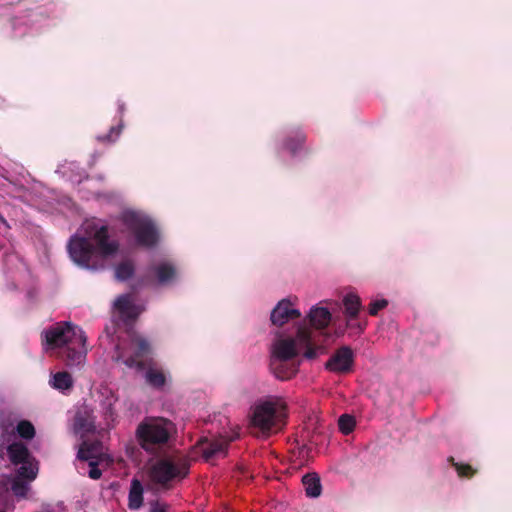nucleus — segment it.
<instances>
[{
	"instance_id": "nucleus-34",
	"label": "nucleus",
	"mask_w": 512,
	"mask_h": 512,
	"mask_svg": "<svg viewBox=\"0 0 512 512\" xmlns=\"http://www.w3.org/2000/svg\"><path fill=\"white\" fill-rule=\"evenodd\" d=\"M168 505L159 501H152L150 503V512H167Z\"/></svg>"
},
{
	"instance_id": "nucleus-18",
	"label": "nucleus",
	"mask_w": 512,
	"mask_h": 512,
	"mask_svg": "<svg viewBox=\"0 0 512 512\" xmlns=\"http://www.w3.org/2000/svg\"><path fill=\"white\" fill-rule=\"evenodd\" d=\"M305 493L310 498H317L322 493L320 477L317 473H307L302 477Z\"/></svg>"
},
{
	"instance_id": "nucleus-15",
	"label": "nucleus",
	"mask_w": 512,
	"mask_h": 512,
	"mask_svg": "<svg viewBox=\"0 0 512 512\" xmlns=\"http://www.w3.org/2000/svg\"><path fill=\"white\" fill-rule=\"evenodd\" d=\"M155 278L161 285L171 284L176 280L178 271L176 266L171 262H160L151 268Z\"/></svg>"
},
{
	"instance_id": "nucleus-21",
	"label": "nucleus",
	"mask_w": 512,
	"mask_h": 512,
	"mask_svg": "<svg viewBox=\"0 0 512 512\" xmlns=\"http://www.w3.org/2000/svg\"><path fill=\"white\" fill-rule=\"evenodd\" d=\"M114 305L115 308L124 316H127L129 318H135L137 316V313L135 311V305L130 294L120 295L115 300Z\"/></svg>"
},
{
	"instance_id": "nucleus-14",
	"label": "nucleus",
	"mask_w": 512,
	"mask_h": 512,
	"mask_svg": "<svg viewBox=\"0 0 512 512\" xmlns=\"http://www.w3.org/2000/svg\"><path fill=\"white\" fill-rule=\"evenodd\" d=\"M270 369L280 380H288L298 372V364L292 360L270 359Z\"/></svg>"
},
{
	"instance_id": "nucleus-4",
	"label": "nucleus",
	"mask_w": 512,
	"mask_h": 512,
	"mask_svg": "<svg viewBox=\"0 0 512 512\" xmlns=\"http://www.w3.org/2000/svg\"><path fill=\"white\" fill-rule=\"evenodd\" d=\"M120 220L129 233L134 237L135 243L144 248L155 247L160 239L159 230L154 221L136 211H124Z\"/></svg>"
},
{
	"instance_id": "nucleus-35",
	"label": "nucleus",
	"mask_w": 512,
	"mask_h": 512,
	"mask_svg": "<svg viewBox=\"0 0 512 512\" xmlns=\"http://www.w3.org/2000/svg\"><path fill=\"white\" fill-rule=\"evenodd\" d=\"M10 478L8 476H2L0 478V495L7 492L9 489Z\"/></svg>"
},
{
	"instance_id": "nucleus-9",
	"label": "nucleus",
	"mask_w": 512,
	"mask_h": 512,
	"mask_svg": "<svg viewBox=\"0 0 512 512\" xmlns=\"http://www.w3.org/2000/svg\"><path fill=\"white\" fill-rule=\"evenodd\" d=\"M354 365V353L349 346L338 348L325 364V368L331 372L347 374L352 371Z\"/></svg>"
},
{
	"instance_id": "nucleus-16",
	"label": "nucleus",
	"mask_w": 512,
	"mask_h": 512,
	"mask_svg": "<svg viewBox=\"0 0 512 512\" xmlns=\"http://www.w3.org/2000/svg\"><path fill=\"white\" fill-rule=\"evenodd\" d=\"M309 322L312 327L318 330L325 329L331 321V313L324 307H313L308 314Z\"/></svg>"
},
{
	"instance_id": "nucleus-36",
	"label": "nucleus",
	"mask_w": 512,
	"mask_h": 512,
	"mask_svg": "<svg viewBox=\"0 0 512 512\" xmlns=\"http://www.w3.org/2000/svg\"><path fill=\"white\" fill-rule=\"evenodd\" d=\"M0 222H1L2 224H4L5 226H8V225H7L6 220L3 218V216H2V215H0Z\"/></svg>"
},
{
	"instance_id": "nucleus-1",
	"label": "nucleus",
	"mask_w": 512,
	"mask_h": 512,
	"mask_svg": "<svg viewBox=\"0 0 512 512\" xmlns=\"http://www.w3.org/2000/svg\"><path fill=\"white\" fill-rule=\"evenodd\" d=\"M42 346L52 352L66 366L76 367L84 363L87 349L86 336L81 328L70 322H58L41 333Z\"/></svg>"
},
{
	"instance_id": "nucleus-19",
	"label": "nucleus",
	"mask_w": 512,
	"mask_h": 512,
	"mask_svg": "<svg viewBox=\"0 0 512 512\" xmlns=\"http://www.w3.org/2000/svg\"><path fill=\"white\" fill-rule=\"evenodd\" d=\"M94 420L87 410L78 411L74 418V429L77 433L85 434L94 430Z\"/></svg>"
},
{
	"instance_id": "nucleus-8",
	"label": "nucleus",
	"mask_w": 512,
	"mask_h": 512,
	"mask_svg": "<svg viewBox=\"0 0 512 512\" xmlns=\"http://www.w3.org/2000/svg\"><path fill=\"white\" fill-rule=\"evenodd\" d=\"M136 434L140 446L147 452H154L158 447L167 443L170 437L166 424L159 420L141 423Z\"/></svg>"
},
{
	"instance_id": "nucleus-3",
	"label": "nucleus",
	"mask_w": 512,
	"mask_h": 512,
	"mask_svg": "<svg viewBox=\"0 0 512 512\" xmlns=\"http://www.w3.org/2000/svg\"><path fill=\"white\" fill-rule=\"evenodd\" d=\"M284 406L278 400L267 399L255 403L250 419L251 433L267 438L284 425Z\"/></svg>"
},
{
	"instance_id": "nucleus-11",
	"label": "nucleus",
	"mask_w": 512,
	"mask_h": 512,
	"mask_svg": "<svg viewBox=\"0 0 512 512\" xmlns=\"http://www.w3.org/2000/svg\"><path fill=\"white\" fill-rule=\"evenodd\" d=\"M301 317V312L292 307L289 299H282L273 308L270 315V320L273 325L282 327L289 320L298 319Z\"/></svg>"
},
{
	"instance_id": "nucleus-6",
	"label": "nucleus",
	"mask_w": 512,
	"mask_h": 512,
	"mask_svg": "<svg viewBox=\"0 0 512 512\" xmlns=\"http://www.w3.org/2000/svg\"><path fill=\"white\" fill-rule=\"evenodd\" d=\"M151 353V346L148 340L139 335H133L127 347L116 346V362L123 363L128 368H135L139 371L146 367V360Z\"/></svg>"
},
{
	"instance_id": "nucleus-37",
	"label": "nucleus",
	"mask_w": 512,
	"mask_h": 512,
	"mask_svg": "<svg viewBox=\"0 0 512 512\" xmlns=\"http://www.w3.org/2000/svg\"><path fill=\"white\" fill-rule=\"evenodd\" d=\"M0 512H6V511L0 509Z\"/></svg>"
},
{
	"instance_id": "nucleus-27",
	"label": "nucleus",
	"mask_w": 512,
	"mask_h": 512,
	"mask_svg": "<svg viewBox=\"0 0 512 512\" xmlns=\"http://www.w3.org/2000/svg\"><path fill=\"white\" fill-rule=\"evenodd\" d=\"M15 430L19 437L26 440H30L35 436V428L33 424L28 420H21L18 422Z\"/></svg>"
},
{
	"instance_id": "nucleus-5",
	"label": "nucleus",
	"mask_w": 512,
	"mask_h": 512,
	"mask_svg": "<svg viewBox=\"0 0 512 512\" xmlns=\"http://www.w3.org/2000/svg\"><path fill=\"white\" fill-rule=\"evenodd\" d=\"M190 461L186 458L160 459L149 469V478L162 488H169L170 482L184 479L189 474Z\"/></svg>"
},
{
	"instance_id": "nucleus-23",
	"label": "nucleus",
	"mask_w": 512,
	"mask_h": 512,
	"mask_svg": "<svg viewBox=\"0 0 512 512\" xmlns=\"http://www.w3.org/2000/svg\"><path fill=\"white\" fill-rule=\"evenodd\" d=\"M51 385L59 391L69 390L73 386L72 376L66 371L57 372L53 375Z\"/></svg>"
},
{
	"instance_id": "nucleus-31",
	"label": "nucleus",
	"mask_w": 512,
	"mask_h": 512,
	"mask_svg": "<svg viewBox=\"0 0 512 512\" xmlns=\"http://www.w3.org/2000/svg\"><path fill=\"white\" fill-rule=\"evenodd\" d=\"M122 128L121 124L111 127L109 133L98 136V140L101 142H114L120 135Z\"/></svg>"
},
{
	"instance_id": "nucleus-33",
	"label": "nucleus",
	"mask_w": 512,
	"mask_h": 512,
	"mask_svg": "<svg viewBox=\"0 0 512 512\" xmlns=\"http://www.w3.org/2000/svg\"><path fill=\"white\" fill-rule=\"evenodd\" d=\"M311 339H312V333L310 332L309 343L307 344V346L302 347V349L305 348L304 356L307 359H314L317 357V354H318L317 353L318 348L312 345Z\"/></svg>"
},
{
	"instance_id": "nucleus-12",
	"label": "nucleus",
	"mask_w": 512,
	"mask_h": 512,
	"mask_svg": "<svg viewBox=\"0 0 512 512\" xmlns=\"http://www.w3.org/2000/svg\"><path fill=\"white\" fill-rule=\"evenodd\" d=\"M98 447L99 443L89 444L87 442H83L78 451V458L80 460L89 461V477L94 480L99 479L102 475L101 470L97 467V463L94 461L99 453Z\"/></svg>"
},
{
	"instance_id": "nucleus-28",
	"label": "nucleus",
	"mask_w": 512,
	"mask_h": 512,
	"mask_svg": "<svg viewBox=\"0 0 512 512\" xmlns=\"http://www.w3.org/2000/svg\"><path fill=\"white\" fill-rule=\"evenodd\" d=\"M448 461L457 471L459 477L471 478L475 475L476 470L469 464L458 463L453 457H449Z\"/></svg>"
},
{
	"instance_id": "nucleus-10",
	"label": "nucleus",
	"mask_w": 512,
	"mask_h": 512,
	"mask_svg": "<svg viewBox=\"0 0 512 512\" xmlns=\"http://www.w3.org/2000/svg\"><path fill=\"white\" fill-rule=\"evenodd\" d=\"M235 439L236 437L224 436L213 439L201 438L198 440L197 446L201 450L203 458L206 461H210L218 455L225 456L227 454L229 444Z\"/></svg>"
},
{
	"instance_id": "nucleus-17",
	"label": "nucleus",
	"mask_w": 512,
	"mask_h": 512,
	"mask_svg": "<svg viewBox=\"0 0 512 512\" xmlns=\"http://www.w3.org/2000/svg\"><path fill=\"white\" fill-rule=\"evenodd\" d=\"M7 453L12 464L19 465L22 462L33 458L25 444L13 442L8 445Z\"/></svg>"
},
{
	"instance_id": "nucleus-29",
	"label": "nucleus",
	"mask_w": 512,
	"mask_h": 512,
	"mask_svg": "<svg viewBox=\"0 0 512 512\" xmlns=\"http://www.w3.org/2000/svg\"><path fill=\"white\" fill-rule=\"evenodd\" d=\"M355 424L356 422L354 417L348 414H343L338 419L339 430L345 435H348L353 431Z\"/></svg>"
},
{
	"instance_id": "nucleus-7",
	"label": "nucleus",
	"mask_w": 512,
	"mask_h": 512,
	"mask_svg": "<svg viewBox=\"0 0 512 512\" xmlns=\"http://www.w3.org/2000/svg\"><path fill=\"white\" fill-rule=\"evenodd\" d=\"M310 339V329L300 326L297 329L295 337L278 338L274 341L271 350V359L294 360L302 350L307 346Z\"/></svg>"
},
{
	"instance_id": "nucleus-2",
	"label": "nucleus",
	"mask_w": 512,
	"mask_h": 512,
	"mask_svg": "<svg viewBox=\"0 0 512 512\" xmlns=\"http://www.w3.org/2000/svg\"><path fill=\"white\" fill-rule=\"evenodd\" d=\"M118 249V242L109 239L108 227L104 225L96 229L89 238L73 236L68 244L72 260L89 269H95L98 260L114 255Z\"/></svg>"
},
{
	"instance_id": "nucleus-32",
	"label": "nucleus",
	"mask_w": 512,
	"mask_h": 512,
	"mask_svg": "<svg viewBox=\"0 0 512 512\" xmlns=\"http://www.w3.org/2000/svg\"><path fill=\"white\" fill-rule=\"evenodd\" d=\"M388 305L387 300L381 299V300H375L370 303L369 305V314L371 316H376L378 312L382 309H384Z\"/></svg>"
},
{
	"instance_id": "nucleus-26",
	"label": "nucleus",
	"mask_w": 512,
	"mask_h": 512,
	"mask_svg": "<svg viewBox=\"0 0 512 512\" xmlns=\"http://www.w3.org/2000/svg\"><path fill=\"white\" fill-rule=\"evenodd\" d=\"M135 267L131 260H125L119 263L115 268V276L120 281L131 278L134 274Z\"/></svg>"
},
{
	"instance_id": "nucleus-30",
	"label": "nucleus",
	"mask_w": 512,
	"mask_h": 512,
	"mask_svg": "<svg viewBox=\"0 0 512 512\" xmlns=\"http://www.w3.org/2000/svg\"><path fill=\"white\" fill-rule=\"evenodd\" d=\"M11 490L16 496L24 497L27 493V484L21 478H14L11 484Z\"/></svg>"
},
{
	"instance_id": "nucleus-13",
	"label": "nucleus",
	"mask_w": 512,
	"mask_h": 512,
	"mask_svg": "<svg viewBox=\"0 0 512 512\" xmlns=\"http://www.w3.org/2000/svg\"><path fill=\"white\" fill-rule=\"evenodd\" d=\"M343 305L345 308V314L347 316V326L357 327L360 331L364 330V326L361 324L354 325L352 323L358 317V313L361 309V299L357 294L348 293L343 298Z\"/></svg>"
},
{
	"instance_id": "nucleus-25",
	"label": "nucleus",
	"mask_w": 512,
	"mask_h": 512,
	"mask_svg": "<svg viewBox=\"0 0 512 512\" xmlns=\"http://www.w3.org/2000/svg\"><path fill=\"white\" fill-rule=\"evenodd\" d=\"M145 377L147 383L156 389H161L166 383L165 374L157 369L149 368L146 371Z\"/></svg>"
},
{
	"instance_id": "nucleus-22",
	"label": "nucleus",
	"mask_w": 512,
	"mask_h": 512,
	"mask_svg": "<svg viewBox=\"0 0 512 512\" xmlns=\"http://www.w3.org/2000/svg\"><path fill=\"white\" fill-rule=\"evenodd\" d=\"M306 135L301 130L292 131L284 141V147L295 154L305 143Z\"/></svg>"
},
{
	"instance_id": "nucleus-20",
	"label": "nucleus",
	"mask_w": 512,
	"mask_h": 512,
	"mask_svg": "<svg viewBox=\"0 0 512 512\" xmlns=\"http://www.w3.org/2000/svg\"><path fill=\"white\" fill-rule=\"evenodd\" d=\"M143 504V487L138 479L131 481L128 495V507L130 510H138Z\"/></svg>"
},
{
	"instance_id": "nucleus-24",
	"label": "nucleus",
	"mask_w": 512,
	"mask_h": 512,
	"mask_svg": "<svg viewBox=\"0 0 512 512\" xmlns=\"http://www.w3.org/2000/svg\"><path fill=\"white\" fill-rule=\"evenodd\" d=\"M21 466L17 470V477L26 480H34L37 476V464L34 463V458L20 463Z\"/></svg>"
}]
</instances>
